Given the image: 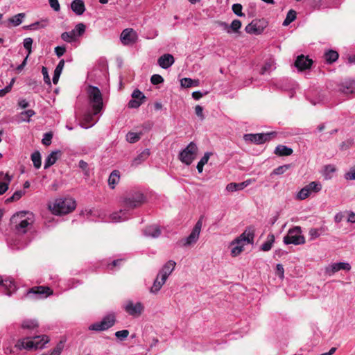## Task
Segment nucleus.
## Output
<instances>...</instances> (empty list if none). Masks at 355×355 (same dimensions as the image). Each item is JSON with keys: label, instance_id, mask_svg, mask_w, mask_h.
Segmentation results:
<instances>
[{"label": "nucleus", "instance_id": "nucleus-17", "mask_svg": "<svg viewBox=\"0 0 355 355\" xmlns=\"http://www.w3.org/2000/svg\"><path fill=\"white\" fill-rule=\"evenodd\" d=\"M175 266L176 263L174 261L169 260L162 266L157 275L162 277L163 280H166L174 270Z\"/></svg>", "mask_w": 355, "mask_h": 355}, {"label": "nucleus", "instance_id": "nucleus-36", "mask_svg": "<svg viewBox=\"0 0 355 355\" xmlns=\"http://www.w3.org/2000/svg\"><path fill=\"white\" fill-rule=\"evenodd\" d=\"M86 26L83 23H79L76 25L75 28L72 30L74 31V34L77 40L81 37L85 32Z\"/></svg>", "mask_w": 355, "mask_h": 355}, {"label": "nucleus", "instance_id": "nucleus-23", "mask_svg": "<svg viewBox=\"0 0 355 355\" xmlns=\"http://www.w3.org/2000/svg\"><path fill=\"white\" fill-rule=\"evenodd\" d=\"M2 286L6 291V295L9 297L11 296L17 291V286L15 282L13 279H3Z\"/></svg>", "mask_w": 355, "mask_h": 355}, {"label": "nucleus", "instance_id": "nucleus-44", "mask_svg": "<svg viewBox=\"0 0 355 355\" xmlns=\"http://www.w3.org/2000/svg\"><path fill=\"white\" fill-rule=\"evenodd\" d=\"M311 193L306 186L303 187L297 194V198L299 200H304L310 196Z\"/></svg>", "mask_w": 355, "mask_h": 355}, {"label": "nucleus", "instance_id": "nucleus-19", "mask_svg": "<svg viewBox=\"0 0 355 355\" xmlns=\"http://www.w3.org/2000/svg\"><path fill=\"white\" fill-rule=\"evenodd\" d=\"M143 234L146 237L156 239L161 235V230L159 225H152L146 227L143 230Z\"/></svg>", "mask_w": 355, "mask_h": 355}, {"label": "nucleus", "instance_id": "nucleus-8", "mask_svg": "<svg viewBox=\"0 0 355 355\" xmlns=\"http://www.w3.org/2000/svg\"><path fill=\"white\" fill-rule=\"evenodd\" d=\"M284 243L286 245L293 244V245H301L305 243V238L302 234L301 227L295 226L291 228L287 234L284 237Z\"/></svg>", "mask_w": 355, "mask_h": 355}, {"label": "nucleus", "instance_id": "nucleus-10", "mask_svg": "<svg viewBox=\"0 0 355 355\" xmlns=\"http://www.w3.org/2000/svg\"><path fill=\"white\" fill-rule=\"evenodd\" d=\"M116 322L114 313H110L102 319L101 322H95L89 326L90 331H105L114 326Z\"/></svg>", "mask_w": 355, "mask_h": 355}, {"label": "nucleus", "instance_id": "nucleus-16", "mask_svg": "<svg viewBox=\"0 0 355 355\" xmlns=\"http://www.w3.org/2000/svg\"><path fill=\"white\" fill-rule=\"evenodd\" d=\"M254 237V230L252 227H248L240 236L235 240V243L246 242L247 243H253Z\"/></svg>", "mask_w": 355, "mask_h": 355}, {"label": "nucleus", "instance_id": "nucleus-13", "mask_svg": "<svg viewBox=\"0 0 355 355\" xmlns=\"http://www.w3.org/2000/svg\"><path fill=\"white\" fill-rule=\"evenodd\" d=\"M138 39V35L132 28L124 29L120 35L121 43L125 46L134 44Z\"/></svg>", "mask_w": 355, "mask_h": 355}, {"label": "nucleus", "instance_id": "nucleus-28", "mask_svg": "<svg viewBox=\"0 0 355 355\" xmlns=\"http://www.w3.org/2000/svg\"><path fill=\"white\" fill-rule=\"evenodd\" d=\"M293 150L291 148L284 145H278L275 149V154L278 156H288L293 153Z\"/></svg>", "mask_w": 355, "mask_h": 355}, {"label": "nucleus", "instance_id": "nucleus-2", "mask_svg": "<svg viewBox=\"0 0 355 355\" xmlns=\"http://www.w3.org/2000/svg\"><path fill=\"white\" fill-rule=\"evenodd\" d=\"M87 95L92 112L85 114L84 121L88 123V125L83 126L84 128H90L98 121L94 119V116L100 114L103 107V95L98 87L89 85L87 88Z\"/></svg>", "mask_w": 355, "mask_h": 355}, {"label": "nucleus", "instance_id": "nucleus-30", "mask_svg": "<svg viewBox=\"0 0 355 355\" xmlns=\"http://www.w3.org/2000/svg\"><path fill=\"white\" fill-rule=\"evenodd\" d=\"M21 327L22 329L33 330L39 327V324L36 320L26 319L23 320Z\"/></svg>", "mask_w": 355, "mask_h": 355}, {"label": "nucleus", "instance_id": "nucleus-3", "mask_svg": "<svg viewBox=\"0 0 355 355\" xmlns=\"http://www.w3.org/2000/svg\"><path fill=\"white\" fill-rule=\"evenodd\" d=\"M33 221V214L25 211L16 213L10 218V223L18 234L26 233L32 227Z\"/></svg>", "mask_w": 355, "mask_h": 355}, {"label": "nucleus", "instance_id": "nucleus-37", "mask_svg": "<svg viewBox=\"0 0 355 355\" xmlns=\"http://www.w3.org/2000/svg\"><path fill=\"white\" fill-rule=\"evenodd\" d=\"M245 188V185L242 182L235 183L232 182L227 185L226 190L230 192H234L239 190H242Z\"/></svg>", "mask_w": 355, "mask_h": 355}, {"label": "nucleus", "instance_id": "nucleus-45", "mask_svg": "<svg viewBox=\"0 0 355 355\" xmlns=\"http://www.w3.org/2000/svg\"><path fill=\"white\" fill-rule=\"evenodd\" d=\"M270 239H268L267 241L264 242L261 246V249L263 251H265V252L269 251L272 248V245L274 242L275 237L273 235H270Z\"/></svg>", "mask_w": 355, "mask_h": 355}, {"label": "nucleus", "instance_id": "nucleus-39", "mask_svg": "<svg viewBox=\"0 0 355 355\" xmlns=\"http://www.w3.org/2000/svg\"><path fill=\"white\" fill-rule=\"evenodd\" d=\"M141 135H142L141 132L137 133V132H129L126 135V140L129 143L134 144L140 139Z\"/></svg>", "mask_w": 355, "mask_h": 355}, {"label": "nucleus", "instance_id": "nucleus-54", "mask_svg": "<svg viewBox=\"0 0 355 355\" xmlns=\"http://www.w3.org/2000/svg\"><path fill=\"white\" fill-rule=\"evenodd\" d=\"M64 345L63 343L60 341L56 347L50 352L49 355H60L62 349H63Z\"/></svg>", "mask_w": 355, "mask_h": 355}, {"label": "nucleus", "instance_id": "nucleus-29", "mask_svg": "<svg viewBox=\"0 0 355 355\" xmlns=\"http://www.w3.org/2000/svg\"><path fill=\"white\" fill-rule=\"evenodd\" d=\"M166 281V280H163L162 277H160V276L157 275L152 287L150 289V292L154 294L157 293L162 288V286L165 284Z\"/></svg>", "mask_w": 355, "mask_h": 355}, {"label": "nucleus", "instance_id": "nucleus-40", "mask_svg": "<svg viewBox=\"0 0 355 355\" xmlns=\"http://www.w3.org/2000/svg\"><path fill=\"white\" fill-rule=\"evenodd\" d=\"M306 186L309 190L310 193H318L322 189V184L319 182L313 181Z\"/></svg>", "mask_w": 355, "mask_h": 355}, {"label": "nucleus", "instance_id": "nucleus-60", "mask_svg": "<svg viewBox=\"0 0 355 355\" xmlns=\"http://www.w3.org/2000/svg\"><path fill=\"white\" fill-rule=\"evenodd\" d=\"M49 3L51 8L55 11L58 12L60 10V3L58 2V0H49Z\"/></svg>", "mask_w": 355, "mask_h": 355}, {"label": "nucleus", "instance_id": "nucleus-63", "mask_svg": "<svg viewBox=\"0 0 355 355\" xmlns=\"http://www.w3.org/2000/svg\"><path fill=\"white\" fill-rule=\"evenodd\" d=\"M42 75L44 76V82L46 84L50 85L51 84L50 78H49V73H48V70H47V69L45 67H42Z\"/></svg>", "mask_w": 355, "mask_h": 355}, {"label": "nucleus", "instance_id": "nucleus-50", "mask_svg": "<svg viewBox=\"0 0 355 355\" xmlns=\"http://www.w3.org/2000/svg\"><path fill=\"white\" fill-rule=\"evenodd\" d=\"M194 81L189 78H184L180 80V85L182 87L189 88L193 86Z\"/></svg>", "mask_w": 355, "mask_h": 355}, {"label": "nucleus", "instance_id": "nucleus-62", "mask_svg": "<svg viewBox=\"0 0 355 355\" xmlns=\"http://www.w3.org/2000/svg\"><path fill=\"white\" fill-rule=\"evenodd\" d=\"M196 114L200 119V120H203L205 119L203 114V108L202 106L198 105L195 107Z\"/></svg>", "mask_w": 355, "mask_h": 355}, {"label": "nucleus", "instance_id": "nucleus-59", "mask_svg": "<svg viewBox=\"0 0 355 355\" xmlns=\"http://www.w3.org/2000/svg\"><path fill=\"white\" fill-rule=\"evenodd\" d=\"M66 52V47L64 46H58L55 48V53L58 58L62 56Z\"/></svg>", "mask_w": 355, "mask_h": 355}, {"label": "nucleus", "instance_id": "nucleus-31", "mask_svg": "<svg viewBox=\"0 0 355 355\" xmlns=\"http://www.w3.org/2000/svg\"><path fill=\"white\" fill-rule=\"evenodd\" d=\"M338 58V53L337 51L334 50H329L324 53V59L329 64H331L336 62Z\"/></svg>", "mask_w": 355, "mask_h": 355}, {"label": "nucleus", "instance_id": "nucleus-27", "mask_svg": "<svg viewBox=\"0 0 355 355\" xmlns=\"http://www.w3.org/2000/svg\"><path fill=\"white\" fill-rule=\"evenodd\" d=\"M120 180V172L118 170H114L110 175L108 178V185L114 189Z\"/></svg>", "mask_w": 355, "mask_h": 355}, {"label": "nucleus", "instance_id": "nucleus-42", "mask_svg": "<svg viewBox=\"0 0 355 355\" xmlns=\"http://www.w3.org/2000/svg\"><path fill=\"white\" fill-rule=\"evenodd\" d=\"M234 245L231 250V254L233 257L239 255L243 250V245L241 243H235V241L232 243Z\"/></svg>", "mask_w": 355, "mask_h": 355}, {"label": "nucleus", "instance_id": "nucleus-41", "mask_svg": "<svg viewBox=\"0 0 355 355\" xmlns=\"http://www.w3.org/2000/svg\"><path fill=\"white\" fill-rule=\"evenodd\" d=\"M296 19V12L294 10H290L286 15V19L283 22L284 26H288Z\"/></svg>", "mask_w": 355, "mask_h": 355}, {"label": "nucleus", "instance_id": "nucleus-25", "mask_svg": "<svg viewBox=\"0 0 355 355\" xmlns=\"http://www.w3.org/2000/svg\"><path fill=\"white\" fill-rule=\"evenodd\" d=\"M58 154L60 155L61 152L60 150H56V151H53V152L51 153L47 156V157L46 158L45 162H44V169L49 168L50 166H51L56 162V161L58 158Z\"/></svg>", "mask_w": 355, "mask_h": 355}, {"label": "nucleus", "instance_id": "nucleus-32", "mask_svg": "<svg viewBox=\"0 0 355 355\" xmlns=\"http://www.w3.org/2000/svg\"><path fill=\"white\" fill-rule=\"evenodd\" d=\"M60 37L63 41L68 43H72L78 40L74 34V31H72V30L71 31L62 33Z\"/></svg>", "mask_w": 355, "mask_h": 355}, {"label": "nucleus", "instance_id": "nucleus-48", "mask_svg": "<svg viewBox=\"0 0 355 355\" xmlns=\"http://www.w3.org/2000/svg\"><path fill=\"white\" fill-rule=\"evenodd\" d=\"M33 42V40L31 37H26L24 40V42H23L24 47L28 51L27 57L28 56V55H30L31 53V46H32Z\"/></svg>", "mask_w": 355, "mask_h": 355}, {"label": "nucleus", "instance_id": "nucleus-47", "mask_svg": "<svg viewBox=\"0 0 355 355\" xmlns=\"http://www.w3.org/2000/svg\"><path fill=\"white\" fill-rule=\"evenodd\" d=\"M291 168V164H284L282 166H279L272 171V174L274 175H282L288 169Z\"/></svg>", "mask_w": 355, "mask_h": 355}, {"label": "nucleus", "instance_id": "nucleus-61", "mask_svg": "<svg viewBox=\"0 0 355 355\" xmlns=\"http://www.w3.org/2000/svg\"><path fill=\"white\" fill-rule=\"evenodd\" d=\"M276 273L279 276V278L283 279L284 277V269L283 266L281 263H278L276 266Z\"/></svg>", "mask_w": 355, "mask_h": 355}, {"label": "nucleus", "instance_id": "nucleus-38", "mask_svg": "<svg viewBox=\"0 0 355 355\" xmlns=\"http://www.w3.org/2000/svg\"><path fill=\"white\" fill-rule=\"evenodd\" d=\"M275 69V63L273 61L270 60V61L266 62L261 69V73L265 74L266 73H268V72L270 73Z\"/></svg>", "mask_w": 355, "mask_h": 355}, {"label": "nucleus", "instance_id": "nucleus-57", "mask_svg": "<svg viewBox=\"0 0 355 355\" xmlns=\"http://www.w3.org/2000/svg\"><path fill=\"white\" fill-rule=\"evenodd\" d=\"M128 335L129 331L126 329L118 331L115 333V336L121 340L126 338L128 336Z\"/></svg>", "mask_w": 355, "mask_h": 355}, {"label": "nucleus", "instance_id": "nucleus-21", "mask_svg": "<svg viewBox=\"0 0 355 355\" xmlns=\"http://www.w3.org/2000/svg\"><path fill=\"white\" fill-rule=\"evenodd\" d=\"M263 30L264 26L259 25V21H252L245 28V31L247 33L254 35L261 34Z\"/></svg>", "mask_w": 355, "mask_h": 355}, {"label": "nucleus", "instance_id": "nucleus-64", "mask_svg": "<svg viewBox=\"0 0 355 355\" xmlns=\"http://www.w3.org/2000/svg\"><path fill=\"white\" fill-rule=\"evenodd\" d=\"M345 178L346 180H355V168H351L349 172L345 173Z\"/></svg>", "mask_w": 355, "mask_h": 355}, {"label": "nucleus", "instance_id": "nucleus-56", "mask_svg": "<svg viewBox=\"0 0 355 355\" xmlns=\"http://www.w3.org/2000/svg\"><path fill=\"white\" fill-rule=\"evenodd\" d=\"M150 82L153 85H158L164 82V78L159 74H154L150 78Z\"/></svg>", "mask_w": 355, "mask_h": 355}, {"label": "nucleus", "instance_id": "nucleus-12", "mask_svg": "<svg viewBox=\"0 0 355 355\" xmlns=\"http://www.w3.org/2000/svg\"><path fill=\"white\" fill-rule=\"evenodd\" d=\"M123 309L130 315L137 318L144 311V307L141 302L134 303L132 300H128L123 305Z\"/></svg>", "mask_w": 355, "mask_h": 355}, {"label": "nucleus", "instance_id": "nucleus-20", "mask_svg": "<svg viewBox=\"0 0 355 355\" xmlns=\"http://www.w3.org/2000/svg\"><path fill=\"white\" fill-rule=\"evenodd\" d=\"M49 24V19L48 18H42L40 20L35 21L29 25L24 26L26 30L37 31L40 29L46 28Z\"/></svg>", "mask_w": 355, "mask_h": 355}, {"label": "nucleus", "instance_id": "nucleus-58", "mask_svg": "<svg viewBox=\"0 0 355 355\" xmlns=\"http://www.w3.org/2000/svg\"><path fill=\"white\" fill-rule=\"evenodd\" d=\"M142 103L143 101L132 98L128 102V107L138 108Z\"/></svg>", "mask_w": 355, "mask_h": 355}, {"label": "nucleus", "instance_id": "nucleus-7", "mask_svg": "<svg viewBox=\"0 0 355 355\" xmlns=\"http://www.w3.org/2000/svg\"><path fill=\"white\" fill-rule=\"evenodd\" d=\"M198 148L197 145L191 141L185 148L179 153V159L180 162L187 166L190 165L196 159L198 154Z\"/></svg>", "mask_w": 355, "mask_h": 355}, {"label": "nucleus", "instance_id": "nucleus-35", "mask_svg": "<svg viewBox=\"0 0 355 355\" xmlns=\"http://www.w3.org/2000/svg\"><path fill=\"white\" fill-rule=\"evenodd\" d=\"M31 160L35 168L38 169L41 167V154L39 151L36 150L32 153Z\"/></svg>", "mask_w": 355, "mask_h": 355}, {"label": "nucleus", "instance_id": "nucleus-11", "mask_svg": "<svg viewBox=\"0 0 355 355\" xmlns=\"http://www.w3.org/2000/svg\"><path fill=\"white\" fill-rule=\"evenodd\" d=\"M273 133H257V134H245L243 139L246 142H250L255 144H263L266 141L271 139Z\"/></svg>", "mask_w": 355, "mask_h": 355}, {"label": "nucleus", "instance_id": "nucleus-18", "mask_svg": "<svg viewBox=\"0 0 355 355\" xmlns=\"http://www.w3.org/2000/svg\"><path fill=\"white\" fill-rule=\"evenodd\" d=\"M313 64L312 60L309 59L307 56L303 55L297 56L295 66L300 71L306 70L309 69Z\"/></svg>", "mask_w": 355, "mask_h": 355}, {"label": "nucleus", "instance_id": "nucleus-46", "mask_svg": "<svg viewBox=\"0 0 355 355\" xmlns=\"http://www.w3.org/2000/svg\"><path fill=\"white\" fill-rule=\"evenodd\" d=\"M241 27V21L239 19H234L232 21L231 24L230 25V30H231V33L232 32L237 33Z\"/></svg>", "mask_w": 355, "mask_h": 355}, {"label": "nucleus", "instance_id": "nucleus-1", "mask_svg": "<svg viewBox=\"0 0 355 355\" xmlns=\"http://www.w3.org/2000/svg\"><path fill=\"white\" fill-rule=\"evenodd\" d=\"M144 201V196L139 191L128 193L121 202L122 209L110 216L111 221L119 223L128 220L130 216V210L140 207Z\"/></svg>", "mask_w": 355, "mask_h": 355}, {"label": "nucleus", "instance_id": "nucleus-22", "mask_svg": "<svg viewBox=\"0 0 355 355\" xmlns=\"http://www.w3.org/2000/svg\"><path fill=\"white\" fill-rule=\"evenodd\" d=\"M175 62L171 54L166 53L160 56L157 60L158 64L164 69L169 68Z\"/></svg>", "mask_w": 355, "mask_h": 355}, {"label": "nucleus", "instance_id": "nucleus-52", "mask_svg": "<svg viewBox=\"0 0 355 355\" xmlns=\"http://www.w3.org/2000/svg\"><path fill=\"white\" fill-rule=\"evenodd\" d=\"M132 98L133 99L141 101L144 102V100L146 98L144 94L139 89H135L133 91L132 94Z\"/></svg>", "mask_w": 355, "mask_h": 355}, {"label": "nucleus", "instance_id": "nucleus-51", "mask_svg": "<svg viewBox=\"0 0 355 355\" xmlns=\"http://www.w3.org/2000/svg\"><path fill=\"white\" fill-rule=\"evenodd\" d=\"M242 6L240 3H234L232 6L233 12L237 16L242 17L244 14L242 12Z\"/></svg>", "mask_w": 355, "mask_h": 355}, {"label": "nucleus", "instance_id": "nucleus-5", "mask_svg": "<svg viewBox=\"0 0 355 355\" xmlns=\"http://www.w3.org/2000/svg\"><path fill=\"white\" fill-rule=\"evenodd\" d=\"M76 201L72 198H58L52 205H49L52 213L55 215L67 214L75 209Z\"/></svg>", "mask_w": 355, "mask_h": 355}, {"label": "nucleus", "instance_id": "nucleus-33", "mask_svg": "<svg viewBox=\"0 0 355 355\" xmlns=\"http://www.w3.org/2000/svg\"><path fill=\"white\" fill-rule=\"evenodd\" d=\"M211 153L207 152L204 154L203 157L200 159L197 164V170L199 173H201L203 171V166L208 162Z\"/></svg>", "mask_w": 355, "mask_h": 355}, {"label": "nucleus", "instance_id": "nucleus-15", "mask_svg": "<svg viewBox=\"0 0 355 355\" xmlns=\"http://www.w3.org/2000/svg\"><path fill=\"white\" fill-rule=\"evenodd\" d=\"M338 87V92L345 95H355V80H346L340 83Z\"/></svg>", "mask_w": 355, "mask_h": 355}, {"label": "nucleus", "instance_id": "nucleus-26", "mask_svg": "<svg viewBox=\"0 0 355 355\" xmlns=\"http://www.w3.org/2000/svg\"><path fill=\"white\" fill-rule=\"evenodd\" d=\"M150 151L148 149H145L140 154H139L132 162V166H137L144 162L149 156Z\"/></svg>", "mask_w": 355, "mask_h": 355}, {"label": "nucleus", "instance_id": "nucleus-55", "mask_svg": "<svg viewBox=\"0 0 355 355\" xmlns=\"http://www.w3.org/2000/svg\"><path fill=\"white\" fill-rule=\"evenodd\" d=\"M53 134L51 132H46L44 135L42 142L45 146H49L51 144Z\"/></svg>", "mask_w": 355, "mask_h": 355}, {"label": "nucleus", "instance_id": "nucleus-24", "mask_svg": "<svg viewBox=\"0 0 355 355\" xmlns=\"http://www.w3.org/2000/svg\"><path fill=\"white\" fill-rule=\"evenodd\" d=\"M71 8L77 15H83L85 10L83 0H73L71 3Z\"/></svg>", "mask_w": 355, "mask_h": 355}, {"label": "nucleus", "instance_id": "nucleus-53", "mask_svg": "<svg viewBox=\"0 0 355 355\" xmlns=\"http://www.w3.org/2000/svg\"><path fill=\"white\" fill-rule=\"evenodd\" d=\"M78 166L80 168H81L83 170V171L84 172V175L85 176L89 175L88 164L86 162H85L84 160H80L78 163Z\"/></svg>", "mask_w": 355, "mask_h": 355}, {"label": "nucleus", "instance_id": "nucleus-9", "mask_svg": "<svg viewBox=\"0 0 355 355\" xmlns=\"http://www.w3.org/2000/svg\"><path fill=\"white\" fill-rule=\"evenodd\" d=\"M202 225V219L200 218L193 227L190 234L178 242L181 247H188L195 244L199 239L200 233Z\"/></svg>", "mask_w": 355, "mask_h": 355}, {"label": "nucleus", "instance_id": "nucleus-43", "mask_svg": "<svg viewBox=\"0 0 355 355\" xmlns=\"http://www.w3.org/2000/svg\"><path fill=\"white\" fill-rule=\"evenodd\" d=\"M322 232H323L322 228H320V229L311 228L309 232V234L310 236V239L314 240V239L318 238L322 234Z\"/></svg>", "mask_w": 355, "mask_h": 355}, {"label": "nucleus", "instance_id": "nucleus-34", "mask_svg": "<svg viewBox=\"0 0 355 355\" xmlns=\"http://www.w3.org/2000/svg\"><path fill=\"white\" fill-rule=\"evenodd\" d=\"M24 17V13H19L10 18L8 19V21L9 23L12 24L14 26H17L22 23Z\"/></svg>", "mask_w": 355, "mask_h": 355}, {"label": "nucleus", "instance_id": "nucleus-6", "mask_svg": "<svg viewBox=\"0 0 355 355\" xmlns=\"http://www.w3.org/2000/svg\"><path fill=\"white\" fill-rule=\"evenodd\" d=\"M52 290L48 286H37L28 289L21 297L22 299H30L31 300H37L47 297L52 295Z\"/></svg>", "mask_w": 355, "mask_h": 355}, {"label": "nucleus", "instance_id": "nucleus-4", "mask_svg": "<svg viewBox=\"0 0 355 355\" xmlns=\"http://www.w3.org/2000/svg\"><path fill=\"white\" fill-rule=\"evenodd\" d=\"M49 341L50 339L46 335L35 336L32 339H30V338L19 339L15 344V347L19 350L24 349L27 350L44 349L45 345Z\"/></svg>", "mask_w": 355, "mask_h": 355}, {"label": "nucleus", "instance_id": "nucleus-49", "mask_svg": "<svg viewBox=\"0 0 355 355\" xmlns=\"http://www.w3.org/2000/svg\"><path fill=\"white\" fill-rule=\"evenodd\" d=\"M35 112L33 110H28L21 113L22 121L29 122L30 118L33 116Z\"/></svg>", "mask_w": 355, "mask_h": 355}, {"label": "nucleus", "instance_id": "nucleus-14", "mask_svg": "<svg viewBox=\"0 0 355 355\" xmlns=\"http://www.w3.org/2000/svg\"><path fill=\"white\" fill-rule=\"evenodd\" d=\"M340 270L349 271L351 270V266L347 262L334 263L326 267L325 274L329 276H332L334 273Z\"/></svg>", "mask_w": 355, "mask_h": 355}]
</instances>
